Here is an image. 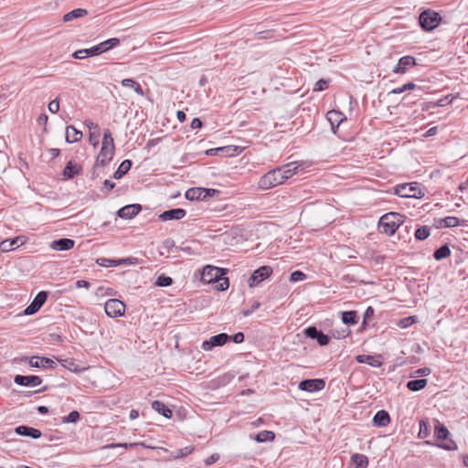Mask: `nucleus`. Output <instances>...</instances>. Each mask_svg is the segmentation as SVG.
Instances as JSON below:
<instances>
[{
    "mask_svg": "<svg viewBox=\"0 0 468 468\" xmlns=\"http://www.w3.org/2000/svg\"><path fill=\"white\" fill-rule=\"evenodd\" d=\"M305 278H306V275L303 272H302L300 271H295L291 274L290 281L292 282H296L303 281Z\"/></svg>",
    "mask_w": 468,
    "mask_h": 468,
    "instance_id": "8fccbe9b",
    "label": "nucleus"
},
{
    "mask_svg": "<svg viewBox=\"0 0 468 468\" xmlns=\"http://www.w3.org/2000/svg\"><path fill=\"white\" fill-rule=\"evenodd\" d=\"M219 454L218 453H213L211 454L209 457H207L204 463L207 466H209L211 464H213L214 463H216L217 461H218L219 459Z\"/></svg>",
    "mask_w": 468,
    "mask_h": 468,
    "instance_id": "052dcab7",
    "label": "nucleus"
},
{
    "mask_svg": "<svg viewBox=\"0 0 468 468\" xmlns=\"http://www.w3.org/2000/svg\"><path fill=\"white\" fill-rule=\"evenodd\" d=\"M283 183V177L277 167L269 171L260 178L259 187L263 190H268Z\"/></svg>",
    "mask_w": 468,
    "mask_h": 468,
    "instance_id": "7ed1b4c3",
    "label": "nucleus"
},
{
    "mask_svg": "<svg viewBox=\"0 0 468 468\" xmlns=\"http://www.w3.org/2000/svg\"><path fill=\"white\" fill-rule=\"evenodd\" d=\"M441 448L447 450V451H455L457 450V445L453 441H449L441 445Z\"/></svg>",
    "mask_w": 468,
    "mask_h": 468,
    "instance_id": "680f3d73",
    "label": "nucleus"
},
{
    "mask_svg": "<svg viewBox=\"0 0 468 468\" xmlns=\"http://www.w3.org/2000/svg\"><path fill=\"white\" fill-rule=\"evenodd\" d=\"M328 122L331 123L332 128H337L340 123L346 119L344 114L338 111H329L326 114Z\"/></svg>",
    "mask_w": 468,
    "mask_h": 468,
    "instance_id": "5701e85b",
    "label": "nucleus"
},
{
    "mask_svg": "<svg viewBox=\"0 0 468 468\" xmlns=\"http://www.w3.org/2000/svg\"><path fill=\"white\" fill-rule=\"evenodd\" d=\"M152 408L165 418L172 417V410L167 406H165L163 402H161L159 400L153 401Z\"/></svg>",
    "mask_w": 468,
    "mask_h": 468,
    "instance_id": "c85d7f7f",
    "label": "nucleus"
},
{
    "mask_svg": "<svg viewBox=\"0 0 468 468\" xmlns=\"http://www.w3.org/2000/svg\"><path fill=\"white\" fill-rule=\"evenodd\" d=\"M81 138L82 133L74 126L69 125L66 128V141L69 144L79 142Z\"/></svg>",
    "mask_w": 468,
    "mask_h": 468,
    "instance_id": "393cba45",
    "label": "nucleus"
},
{
    "mask_svg": "<svg viewBox=\"0 0 468 468\" xmlns=\"http://www.w3.org/2000/svg\"><path fill=\"white\" fill-rule=\"evenodd\" d=\"M72 57L76 59H84L88 57H92L90 48L77 50L72 54Z\"/></svg>",
    "mask_w": 468,
    "mask_h": 468,
    "instance_id": "a18cd8bd",
    "label": "nucleus"
},
{
    "mask_svg": "<svg viewBox=\"0 0 468 468\" xmlns=\"http://www.w3.org/2000/svg\"><path fill=\"white\" fill-rule=\"evenodd\" d=\"M428 435V425L425 420H421L420 421V431H419V437L420 438H426Z\"/></svg>",
    "mask_w": 468,
    "mask_h": 468,
    "instance_id": "603ef678",
    "label": "nucleus"
},
{
    "mask_svg": "<svg viewBox=\"0 0 468 468\" xmlns=\"http://www.w3.org/2000/svg\"><path fill=\"white\" fill-rule=\"evenodd\" d=\"M48 111L52 113H56L58 112L59 110V101L58 99H55L53 101H51L49 103H48Z\"/></svg>",
    "mask_w": 468,
    "mask_h": 468,
    "instance_id": "5fc2aeb1",
    "label": "nucleus"
},
{
    "mask_svg": "<svg viewBox=\"0 0 468 468\" xmlns=\"http://www.w3.org/2000/svg\"><path fill=\"white\" fill-rule=\"evenodd\" d=\"M204 199H207V197H211L215 196V194L218 193V190L213 188H204Z\"/></svg>",
    "mask_w": 468,
    "mask_h": 468,
    "instance_id": "0e129e2a",
    "label": "nucleus"
},
{
    "mask_svg": "<svg viewBox=\"0 0 468 468\" xmlns=\"http://www.w3.org/2000/svg\"><path fill=\"white\" fill-rule=\"evenodd\" d=\"M390 422V418L386 410H379L373 418V423L377 427H386Z\"/></svg>",
    "mask_w": 468,
    "mask_h": 468,
    "instance_id": "b1692460",
    "label": "nucleus"
},
{
    "mask_svg": "<svg viewBox=\"0 0 468 468\" xmlns=\"http://www.w3.org/2000/svg\"><path fill=\"white\" fill-rule=\"evenodd\" d=\"M356 361L374 367H379L382 365L380 356L359 355L356 356Z\"/></svg>",
    "mask_w": 468,
    "mask_h": 468,
    "instance_id": "4be33fe9",
    "label": "nucleus"
},
{
    "mask_svg": "<svg viewBox=\"0 0 468 468\" xmlns=\"http://www.w3.org/2000/svg\"><path fill=\"white\" fill-rule=\"evenodd\" d=\"M224 269L207 265L201 271V282L206 284L216 282L221 276L225 275Z\"/></svg>",
    "mask_w": 468,
    "mask_h": 468,
    "instance_id": "423d86ee",
    "label": "nucleus"
},
{
    "mask_svg": "<svg viewBox=\"0 0 468 468\" xmlns=\"http://www.w3.org/2000/svg\"><path fill=\"white\" fill-rule=\"evenodd\" d=\"M443 224L441 227L453 228L460 225V219L456 217H446L442 219Z\"/></svg>",
    "mask_w": 468,
    "mask_h": 468,
    "instance_id": "a19ab883",
    "label": "nucleus"
},
{
    "mask_svg": "<svg viewBox=\"0 0 468 468\" xmlns=\"http://www.w3.org/2000/svg\"><path fill=\"white\" fill-rule=\"evenodd\" d=\"M122 85L125 88L133 89L138 95L144 96V90L141 85L133 79H124L122 80Z\"/></svg>",
    "mask_w": 468,
    "mask_h": 468,
    "instance_id": "2f4dec72",
    "label": "nucleus"
},
{
    "mask_svg": "<svg viewBox=\"0 0 468 468\" xmlns=\"http://www.w3.org/2000/svg\"><path fill=\"white\" fill-rule=\"evenodd\" d=\"M315 339L320 346H326L329 343V337L323 332H320Z\"/></svg>",
    "mask_w": 468,
    "mask_h": 468,
    "instance_id": "4d7b16f0",
    "label": "nucleus"
},
{
    "mask_svg": "<svg viewBox=\"0 0 468 468\" xmlns=\"http://www.w3.org/2000/svg\"><path fill=\"white\" fill-rule=\"evenodd\" d=\"M431 234V229L428 226H422L416 229L415 238L419 240H424Z\"/></svg>",
    "mask_w": 468,
    "mask_h": 468,
    "instance_id": "e433bc0d",
    "label": "nucleus"
},
{
    "mask_svg": "<svg viewBox=\"0 0 468 468\" xmlns=\"http://www.w3.org/2000/svg\"><path fill=\"white\" fill-rule=\"evenodd\" d=\"M278 168L283 177V182H285L287 179L291 178L292 176L296 175L299 171L303 169V163L292 162Z\"/></svg>",
    "mask_w": 468,
    "mask_h": 468,
    "instance_id": "1a4fd4ad",
    "label": "nucleus"
},
{
    "mask_svg": "<svg viewBox=\"0 0 468 468\" xmlns=\"http://www.w3.org/2000/svg\"><path fill=\"white\" fill-rule=\"evenodd\" d=\"M173 282V280L171 277H168V276H165V275H160L156 282H155V284L157 286H160V287H166V286H169L171 285Z\"/></svg>",
    "mask_w": 468,
    "mask_h": 468,
    "instance_id": "49530a36",
    "label": "nucleus"
},
{
    "mask_svg": "<svg viewBox=\"0 0 468 468\" xmlns=\"http://www.w3.org/2000/svg\"><path fill=\"white\" fill-rule=\"evenodd\" d=\"M96 262L101 267H117L120 266V261L114 259L99 258Z\"/></svg>",
    "mask_w": 468,
    "mask_h": 468,
    "instance_id": "58836bf2",
    "label": "nucleus"
},
{
    "mask_svg": "<svg viewBox=\"0 0 468 468\" xmlns=\"http://www.w3.org/2000/svg\"><path fill=\"white\" fill-rule=\"evenodd\" d=\"M142 207L139 204L127 205L119 209L118 216L124 219H131L139 214Z\"/></svg>",
    "mask_w": 468,
    "mask_h": 468,
    "instance_id": "a211bd4d",
    "label": "nucleus"
},
{
    "mask_svg": "<svg viewBox=\"0 0 468 468\" xmlns=\"http://www.w3.org/2000/svg\"><path fill=\"white\" fill-rule=\"evenodd\" d=\"M117 261H120V265H133L137 263L136 258H124V259H119Z\"/></svg>",
    "mask_w": 468,
    "mask_h": 468,
    "instance_id": "bf43d9fd",
    "label": "nucleus"
},
{
    "mask_svg": "<svg viewBox=\"0 0 468 468\" xmlns=\"http://www.w3.org/2000/svg\"><path fill=\"white\" fill-rule=\"evenodd\" d=\"M272 273L270 266H261L253 271L249 279L250 287L257 286L260 282L267 279Z\"/></svg>",
    "mask_w": 468,
    "mask_h": 468,
    "instance_id": "6e6552de",
    "label": "nucleus"
},
{
    "mask_svg": "<svg viewBox=\"0 0 468 468\" xmlns=\"http://www.w3.org/2000/svg\"><path fill=\"white\" fill-rule=\"evenodd\" d=\"M75 241L70 239H59L53 240L50 248L54 250L63 251L69 250L74 247Z\"/></svg>",
    "mask_w": 468,
    "mask_h": 468,
    "instance_id": "aec40b11",
    "label": "nucleus"
},
{
    "mask_svg": "<svg viewBox=\"0 0 468 468\" xmlns=\"http://www.w3.org/2000/svg\"><path fill=\"white\" fill-rule=\"evenodd\" d=\"M88 14V11L84 8H76L63 16L64 22H69L74 19L83 17Z\"/></svg>",
    "mask_w": 468,
    "mask_h": 468,
    "instance_id": "cd10ccee",
    "label": "nucleus"
},
{
    "mask_svg": "<svg viewBox=\"0 0 468 468\" xmlns=\"http://www.w3.org/2000/svg\"><path fill=\"white\" fill-rule=\"evenodd\" d=\"M259 306H260V303H259L258 302H256V303L253 304L252 308H250V309L244 310V311L242 312L243 316H249V315H250V314H252V313H253L257 308H259Z\"/></svg>",
    "mask_w": 468,
    "mask_h": 468,
    "instance_id": "774afa93",
    "label": "nucleus"
},
{
    "mask_svg": "<svg viewBox=\"0 0 468 468\" xmlns=\"http://www.w3.org/2000/svg\"><path fill=\"white\" fill-rule=\"evenodd\" d=\"M194 451V448L191 446H187L182 449H177L173 452V458L178 459L191 454Z\"/></svg>",
    "mask_w": 468,
    "mask_h": 468,
    "instance_id": "ea45409f",
    "label": "nucleus"
},
{
    "mask_svg": "<svg viewBox=\"0 0 468 468\" xmlns=\"http://www.w3.org/2000/svg\"><path fill=\"white\" fill-rule=\"evenodd\" d=\"M416 322H417V316L412 315V316H408V317H404V318L400 319L398 323V325L400 328H408L409 326L415 324Z\"/></svg>",
    "mask_w": 468,
    "mask_h": 468,
    "instance_id": "79ce46f5",
    "label": "nucleus"
},
{
    "mask_svg": "<svg viewBox=\"0 0 468 468\" xmlns=\"http://www.w3.org/2000/svg\"><path fill=\"white\" fill-rule=\"evenodd\" d=\"M431 368L429 367H421V368H419L418 370H416L414 372V374H412L411 377H419V376H429L431 374Z\"/></svg>",
    "mask_w": 468,
    "mask_h": 468,
    "instance_id": "13d9d810",
    "label": "nucleus"
},
{
    "mask_svg": "<svg viewBox=\"0 0 468 468\" xmlns=\"http://www.w3.org/2000/svg\"><path fill=\"white\" fill-rule=\"evenodd\" d=\"M320 332L321 331L317 330L314 326H310L304 330L305 335L312 339H315Z\"/></svg>",
    "mask_w": 468,
    "mask_h": 468,
    "instance_id": "3c124183",
    "label": "nucleus"
},
{
    "mask_svg": "<svg viewBox=\"0 0 468 468\" xmlns=\"http://www.w3.org/2000/svg\"><path fill=\"white\" fill-rule=\"evenodd\" d=\"M100 136H101L100 130L99 131L90 132V133H89V142L94 147H96L99 144Z\"/></svg>",
    "mask_w": 468,
    "mask_h": 468,
    "instance_id": "de8ad7c7",
    "label": "nucleus"
},
{
    "mask_svg": "<svg viewBox=\"0 0 468 468\" xmlns=\"http://www.w3.org/2000/svg\"><path fill=\"white\" fill-rule=\"evenodd\" d=\"M79 173V170L76 165L72 164V162H69L64 170L63 176L67 178H72Z\"/></svg>",
    "mask_w": 468,
    "mask_h": 468,
    "instance_id": "c9c22d12",
    "label": "nucleus"
},
{
    "mask_svg": "<svg viewBox=\"0 0 468 468\" xmlns=\"http://www.w3.org/2000/svg\"><path fill=\"white\" fill-rule=\"evenodd\" d=\"M216 282H218L217 288L219 291H225L229 286V279L224 276H221Z\"/></svg>",
    "mask_w": 468,
    "mask_h": 468,
    "instance_id": "09e8293b",
    "label": "nucleus"
},
{
    "mask_svg": "<svg viewBox=\"0 0 468 468\" xmlns=\"http://www.w3.org/2000/svg\"><path fill=\"white\" fill-rule=\"evenodd\" d=\"M427 379H415L410 380L407 383V387L411 391H419L427 386Z\"/></svg>",
    "mask_w": 468,
    "mask_h": 468,
    "instance_id": "473e14b6",
    "label": "nucleus"
},
{
    "mask_svg": "<svg viewBox=\"0 0 468 468\" xmlns=\"http://www.w3.org/2000/svg\"><path fill=\"white\" fill-rule=\"evenodd\" d=\"M132 166V162L130 160H124L121 163L118 169L114 172L113 177L115 179L122 178L130 169Z\"/></svg>",
    "mask_w": 468,
    "mask_h": 468,
    "instance_id": "7c9ffc66",
    "label": "nucleus"
},
{
    "mask_svg": "<svg viewBox=\"0 0 468 468\" xmlns=\"http://www.w3.org/2000/svg\"><path fill=\"white\" fill-rule=\"evenodd\" d=\"M416 65V60L411 56H404L399 59L397 66L394 68L393 72L396 74H404L406 71Z\"/></svg>",
    "mask_w": 468,
    "mask_h": 468,
    "instance_id": "dca6fc26",
    "label": "nucleus"
},
{
    "mask_svg": "<svg viewBox=\"0 0 468 468\" xmlns=\"http://www.w3.org/2000/svg\"><path fill=\"white\" fill-rule=\"evenodd\" d=\"M186 212L183 208H173L170 210L164 211L160 216V219L163 221L181 219L186 216Z\"/></svg>",
    "mask_w": 468,
    "mask_h": 468,
    "instance_id": "6ab92c4d",
    "label": "nucleus"
},
{
    "mask_svg": "<svg viewBox=\"0 0 468 468\" xmlns=\"http://www.w3.org/2000/svg\"><path fill=\"white\" fill-rule=\"evenodd\" d=\"M114 186H115V183H113L111 180L106 179L103 182V186L101 187V191L104 192V193H109L111 190L113 189Z\"/></svg>",
    "mask_w": 468,
    "mask_h": 468,
    "instance_id": "6e6d98bb",
    "label": "nucleus"
},
{
    "mask_svg": "<svg viewBox=\"0 0 468 468\" xmlns=\"http://www.w3.org/2000/svg\"><path fill=\"white\" fill-rule=\"evenodd\" d=\"M120 44V39L117 37H112L110 39H107L105 41L101 42L100 44L93 46L90 48L91 55L97 56L103 52H106L115 47H117Z\"/></svg>",
    "mask_w": 468,
    "mask_h": 468,
    "instance_id": "9b49d317",
    "label": "nucleus"
},
{
    "mask_svg": "<svg viewBox=\"0 0 468 468\" xmlns=\"http://www.w3.org/2000/svg\"><path fill=\"white\" fill-rule=\"evenodd\" d=\"M327 86H328V81L324 79H321L315 83L314 90V91H322V90H325L327 88Z\"/></svg>",
    "mask_w": 468,
    "mask_h": 468,
    "instance_id": "864d4df0",
    "label": "nucleus"
},
{
    "mask_svg": "<svg viewBox=\"0 0 468 468\" xmlns=\"http://www.w3.org/2000/svg\"><path fill=\"white\" fill-rule=\"evenodd\" d=\"M434 432L438 440H445L449 435L448 429L439 421L435 425Z\"/></svg>",
    "mask_w": 468,
    "mask_h": 468,
    "instance_id": "f704fd0d",
    "label": "nucleus"
},
{
    "mask_svg": "<svg viewBox=\"0 0 468 468\" xmlns=\"http://www.w3.org/2000/svg\"><path fill=\"white\" fill-rule=\"evenodd\" d=\"M450 254H451L450 248H449L447 245H443V246H441V248H439V249L434 252V258H435L437 261H441V260L445 259V258H447L448 256H450Z\"/></svg>",
    "mask_w": 468,
    "mask_h": 468,
    "instance_id": "4c0bfd02",
    "label": "nucleus"
},
{
    "mask_svg": "<svg viewBox=\"0 0 468 468\" xmlns=\"http://www.w3.org/2000/svg\"><path fill=\"white\" fill-rule=\"evenodd\" d=\"M395 194L406 198H421L424 197L423 191L415 182L398 185L395 187Z\"/></svg>",
    "mask_w": 468,
    "mask_h": 468,
    "instance_id": "20e7f679",
    "label": "nucleus"
},
{
    "mask_svg": "<svg viewBox=\"0 0 468 468\" xmlns=\"http://www.w3.org/2000/svg\"><path fill=\"white\" fill-rule=\"evenodd\" d=\"M232 340L234 343L236 344H240L244 341V335L243 333L241 332H239L237 334H235L233 336H232Z\"/></svg>",
    "mask_w": 468,
    "mask_h": 468,
    "instance_id": "69168bd1",
    "label": "nucleus"
},
{
    "mask_svg": "<svg viewBox=\"0 0 468 468\" xmlns=\"http://www.w3.org/2000/svg\"><path fill=\"white\" fill-rule=\"evenodd\" d=\"M351 463L354 468H367L368 465V459L366 455L355 453L351 457Z\"/></svg>",
    "mask_w": 468,
    "mask_h": 468,
    "instance_id": "bb28decb",
    "label": "nucleus"
},
{
    "mask_svg": "<svg viewBox=\"0 0 468 468\" xmlns=\"http://www.w3.org/2000/svg\"><path fill=\"white\" fill-rule=\"evenodd\" d=\"M80 420V413L77 410H72L69 415L62 418L63 423H75Z\"/></svg>",
    "mask_w": 468,
    "mask_h": 468,
    "instance_id": "c03bdc74",
    "label": "nucleus"
},
{
    "mask_svg": "<svg viewBox=\"0 0 468 468\" xmlns=\"http://www.w3.org/2000/svg\"><path fill=\"white\" fill-rule=\"evenodd\" d=\"M374 314V309L371 306H368L364 313V321L363 324H366L367 319L371 317Z\"/></svg>",
    "mask_w": 468,
    "mask_h": 468,
    "instance_id": "338daca9",
    "label": "nucleus"
},
{
    "mask_svg": "<svg viewBox=\"0 0 468 468\" xmlns=\"http://www.w3.org/2000/svg\"><path fill=\"white\" fill-rule=\"evenodd\" d=\"M416 88V85L413 82H408L399 88L393 89L389 93L391 94H400L406 90H411Z\"/></svg>",
    "mask_w": 468,
    "mask_h": 468,
    "instance_id": "37998d69",
    "label": "nucleus"
},
{
    "mask_svg": "<svg viewBox=\"0 0 468 468\" xmlns=\"http://www.w3.org/2000/svg\"><path fill=\"white\" fill-rule=\"evenodd\" d=\"M27 242L25 236H17L13 239H5L0 242V250L3 252H8L14 249V247H19Z\"/></svg>",
    "mask_w": 468,
    "mask_h": 468,
    "instance_id": "2eb2a0df",
    "label": "nucleus"
},
{
    "mask_svg": "<svg viewBox=\"0 0 468 468\" xmlns=\"http://www.w3.org/2000/svg\"><path fill=\"white\" fill-rule=\"evenodd\" d=\"M48 298V292L41 291L39 292L33 302L26 308L25 314L31 315L36 314L41 306L45 303Z\"/></svg>",
    "mask_w": 468,
    "mask_h": 468,
    "instance_id": "ddd939ff",
    "label": "nucleus"
},
{
    "mask_svg": "<svg viewBox=\"0 0 468 468\" xmlns=\"http://www.w3.org/2000/svg\"><path fill=\"white\" fill-rule=\"evenodd\" d=\"M115 146L113 137L109 129L104 130L101 142V148L96 158V166H106L113 159Z\"/></svg>",
    "mask_w": 468,
    "mask_h": 468,
    "instance_id": "f257e3e1",
    "label": "nucleus"
},
{
    "mask_svg": "<svg viewBox=\"0 0 468 468\" xmlns=\"http://www.w3.org/2000/svg\"><path fill=\"white\" fill-rule=\"evenodd\" d=\"M104 310L111 318L121 317L125 313V304L118 299H110L105 303Z\"/></svg>",
    "mask_w": 468,
    "mask_h": 468,
    "instance_id": "0eeeda50",
    "label": "nucleus"
},
{
    "mask_svg": "<svg viewBox=\"0 0 468 468\" xmlns=\"http://www.w3.org/2000/svg\"><path fill=\"white\" fill-rule=\"evenodd\" d=\"M229 338L230 337L225 333L213 335L208 340L202 343V349L205 351H210L213 347L225 345Z\"/></svg>",
    "mask_w": 468,
    "mask_h": 468,
    "instance_id": "9d476101",
    "label": "nucleus"
},
{
    "mask_svg": "<svg viewBox=\"0 0 468 468\" xmlns=\"http://www.w3.org/2000/svg\"><path fill=\"white\" fill-rule=\"evenodd\" d=\"M84 123L89 128L90 132L100 130L98 124L94 123L91 120H86Z\"/></svg>",
    "mask_w": 468,
    "mask_h": 468,
    "instance_id": "e2e57ef3",
    "label": "nucleus"
},
{
    "mask_svg": "<svg viewBox=\"0 0 468 468\" xmlns=\"http://www.w3.org/2000/svg\"><path fill=\"white\" fill-rule=\"evenodd\" d=\"M342 322L345 324L354 325L357 324V312L356 311H347L343 312L341 314Z\"/></svg>",
    "mask_w": 468,
    "mask_h": 468,
    "instance_id": "c756f323",
    "label": "nucleus"
},
{
    "mask_svg": "<svg viewBox=\"0 0 468 468\" xmlns=\"http://www.w3.org/2000/svg\"><path fill=\"white\" fill-rule=\"evenodd\" d=\"M14 382L19 386L25 387H37L41 384L42 380L37 376H21L16 375L14 378Z\"/></svg>",
    "mask_w": 468,
    "mask_h": 468,
    "instance_id": "f3484780",
    "label": "nucleus"
},
{
    "mask_svg": "<svg viewBox=\"0 0 468 468\" xmlns=\"http://www.w3.org/2000/svg\"><path fill=\"white\" fill-rule=\"evenodd\" d=\"M325 386V383L323 379L314 378V379H306L303 380L299 383V388L307 392H315L322 390Z\"/></svg>",
    "mask_w": 468,
    "mask_h": 468,
    "instance_id": "f8f14e48",
    "label": "nucleus"
},
{
    "mask_svg": "<svg viewBox=\"0 0 468 468\" xmlns=\"http://www.w3.org/2000/svg\"><path fill=\"white\" fill-rule=\"evenodd\" d=\"M274 438H275V434L273 431H261L256 435L255 440L258 442H265V441H271L274 440Z\"/></svg>",
    "mask_w": 468,
    "mask_h": 468,
    "instance_id": "72a5a7b5",
    "label": "nucleus"
},
{
    "mask_svg": "<svg viewBox=\"0 0 468 468\" xmlns=\"http://www.w3.org/2000/svg\"><path fill=\"white\" fill-rule=\"evenodd\" d=\"M15 431L18 435L28 436L33 439H38L41 437V431L39 430L25 425L16 427Z\"/></svg>",
    "mask_w": 468,
    "mask_h": 468,
    "instance_id": "412c9836",
    "label": "nucleus"
},
{
    "mask_svg": "<svg viewBox=\"0 0 468 468\" xmlns=\"http://www.w3.org/2000/svg\"><path fill=\"white\" fill-rule=\"evenodd\" d=\"M406 217L396 212L383 215L378 222V229L387 235H393L398 228L404 222Z\"/></svg>",
    "mask_w": 468,
    "mask_h": 468,
    "instance_id": "f03ea898",
    "label": "nucleus"
},
{
    "mask_svg": "<svg viewBox=\"0 0 468 468\" xmlns=\"http://www.w3.org/2000/svg\"><path fill=\"white\" fill-rule=\"evenodd\" d=\"M204 187H192L186 190V198L191 201L205 200L204 199Z\"/></svg>",
    "mask_w": 468,
    "mask_h": 468,
    "instance_id": "a878e982",
    "label": "nucleus"
},
{
    "mask_svg": "<svg viewBox=\"0 0 468 468\" xmlns=\"http://www.w3.org/2000/svg\"><path fill=\"white\" fill-rule=\"evenodd\" d=\"M26 359L28 361L29 366L32 367L51 369L56 367L55 361L48 357L36 356Z\"/></svg>",
    "mask_w": 468,
    "mask_h": 468,
    "instance_id": "4468645a",
    "label": "nucleus"
},
{
    "mask_svg": "<svg viewBox=\"0 0 468 468\" xmlns=\"http://www.w3.org/2000/svg\"><path fill=\"white\" fill-rule=\"evenodd\" d=\"M441 16L437 12L425 10L420 15V24L426 31H431L440 24Z\"/></svg>",
    "mask_w": 468,
    "mask_h": 468,
    "instance_id": "39448f33",
    "label": "nucleus"
}]
</instances>
